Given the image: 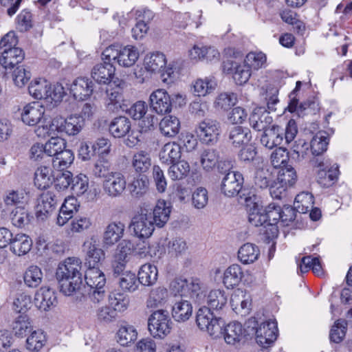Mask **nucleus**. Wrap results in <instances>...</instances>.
<instances>
[{
  "instance_id": "f257e3e1",
  "label": "nucleus",
  "mask_w": 352,
  "mask_h": 352,
  "mask_svg": "<svg viewBox=\"0 0 352 352\" xmlns=\"http://www.w3.org/2000/svg\"><path fill=\"white\" fill-rule=\"evenodd\" d=\"M196 322L201 330L206 331L214 338L223 336L228 344L239 343L244 337V329L241 323L233 322L225 326V322L221 318L215 317L206 307L199 309Z\"/></svg>"
},
{
  "instance_id": "f03ea898",
  "label": "nucleus",
  "mask_w": 352,
  "mask_h": 352,
  "mask_svg": "<svg viewBox=\"0 0 352 352\" xmlns=\"http://www.w3.org/2000/svg\"><path fill=\"white\" fill-rule=\"evenodd\" d=\"M81 270L82 262L76 257H69L58 265L56 276L60 292L71 296L80 289L82 283Z\"/></svg>"
},
{
  "instance_id": "7ed1b4c3",
  "label": "nucleus",
  "mask_w": 352,
  "mask_h": 352,
  "mask_svg": "<svg viewBox=\"0 0 352 352\" xmlns=\"http://www.w3.org/2000/svg\"><path fill=\"white\" fill-rule=\"evenodd\" d=\"M170 291L175 296L189 297L199 304L205 298L203 284L197 278H175L170 285Z\"/></svg>"
},
{
  "instance_id": "20e7f679",
  "label": "nucleus",
  "mask_w": 352,
  "mask_h": 352,
  "mask_svg": "<svg viewBox=\"0 0 352 352\" xmlns=\"http://www.w3.org/2000/svg\"><path fill=\"white\" fill-rule=\"evenodd\" d=\"M30 94L35 99L45 100L47 102H60L64 95L65 90L60 84L52 87L51 85L45 79L34 80L28 87Z\"/></svg>"
},
{
  "instance_id": "39448f33",
  "label": "nucleus",
  "mask_w": 352,
  "mask_h": 352,
  "mask_svg": "<svg viewBox=\"0 0 352 352\" xmlns=\"http://www.w3.org/2000/svg\"><path fill=\"white\" fill-rule=\"evenodd\" d=\"M102 58L107 60L116 61L119 65L124 67L133 66L139 58L138 48L133 45L123 47L114 45L107 47L102 52Z\"/></svg>"
},
{
  "instance_id": "423d86ee",
  "label": "nucleus",
  "mask_w": 352,
  "mask_h": 352,
  "mask_svg": "<svg viewBox=\"0 0 352 352\" xmlns=\"http://www.w3.org/2000/svg\"><path fill=\"white\" fill-rule=\"evenodd\" d=\"M173 322L168 311L159 309L151 314L148 319L150 333L157 338L162 339L170 333Z\"/></svg>"
},
{
  "instance_id": "0eeeda50",
  "label": "nucleus",
  "mask_w": 352,
  "mask_h": 352,
  "mask_svg": "<svg viewBox=\"0 0 352 352\" xmlns=\"http://www.w3.org/2000/svg\"><path fill=\"white\" fill-rule=\"evenodd\" d=\"M240 199L244 201L248 213L249 222L255 227L267 228V216L258 198L255 195L249 193L248 195L245 194L240 195Z\"/></svg>"
},
{
  "instance_id": "6e6552de",
  "label": "nucleus",
  "mask_w": 352,
  "mask_h": 352,
  "mask_svg": "<svg viewBox=\"0 0 352 352\" xmlns=\"http://www.w3.org/2000/svg\"><path fill=\"white\" fill-rule=\"evenodd\" d=\"M82 120L77 115L67 118L56 117L52 120V128L56 131V135H76L82 129Z\"/></svg>"
},
{
  "instance_id": "1a4fd4ad",
  "label": "nucleus",
  "mask_w": 352,
  "mask_h": 352,
  "mask_svg": "<svg viewBox=\"0 0 352 352\" xmlns=\"http://www.w3.org/2000/svg\"><path fill=\"white\" fill-rule=\"evenodd\" d=\"M199 162L203 170L208 173L212 171L217 166L220 171L223 168L222 165L228 169L232 166L230 160H220V151L214 148H204L199 153Z\"/></svg>"
},
{
  "instance_id": "9d476101",
  "label": "nucleus",
  "mask_w": 352,
  "mask_h": 352,
  "mask_svg": "<svg viewBox=\"0 0 352 352\" xmlns=\"http://www.w3.org/2000/svg\"><path fill=\"white\" fill-rule=\"evenodd\" d=\"M166 63L165 55L158 52L147 54L144 59L145 69L151 74L162 72V78L164 82H168V78H170L172 74L171 69L166 72L162 70Z\"/></svg>"
},
{
  "instance_id": "9b49d317",
  "label": "nucleus",
  "mask_w": 352,
  "mask_h": 352,
  "mask_svg": "<svg viewBox=\"0 0 352 352\" xmlns=\"http://www.w3.org/2000/svg\"><path fill=\"white\" fill-rule=\"evenodd\" d=\"M244 179L238 171H229L222 178L221 184V192L228 197H233L242 189Z\"/></svg>"
},
{
  "instance_id": "f8f14e48",
  "label": "nucleus",
  "mask_w": 352,
  "mask_h": 352,
  "mask_svg": "<svg viewBox=\"0 0 352 352\" xmlns=\"http://www.w3.org/2000/svg\"><path fill=\"white\" fill-rule=\"evenodd\" d=\"M220 129L221 124L217 120L206 118L199 124L197 134L201 142L213 143L218 140Z\"/></svg>"
},
{
  "instance_id": "ddd939ff",
  "label": "nucleus",
  "mask_w": 352,
  "mask_h": 352,
  "mask_svg": "<svg viewBox=\"0 0 352 352\" xmlns=\"http://www.w3.org/2000/svg\"><path fill=\"white\" fill-rule=\"evenodd\" d=\"M154 226L148 213L142 212L132 219L129 228L133 230L135 236L143 239L152 235L155 229Z\"/></svg>"
},
{
  "instance_id": "4468645a",
  "label": "nucleus",
  "mask_w": 352,
  "mask_h": 352,
  "mask_svg": "<svg viewBox=\"0 0 352 352\" xmlns=\"http://www.w3.org/2000/svg\"><path fill=\"white\" fill-rule=\"evenodd\" d=\"M126 181L120 172H111L110 175L103 181L104 192L111 197L120 196L126 189Z\"/></svg>"
},
{
  "instance_id": "2eb2a0df",
  "label": "nucleus",
  "mask_w": 352,
  "mask_h": 352,
  "mask_svg": "<svg viewBox=\"0 0 352 352\" xmlns=\"http://www.w3.org/2000/svg\"><path fill=\"white\" fill-rule=\"evenodd\" d=\"M152 109L158 114H164L171 111V99L168 92L158 89L152 92L149 97Z\"/></svg>"
},
{
  "instance_id": "dca6fc26",
  "label": "nucleus",
  "mask_w": 352,
  "mask_h": 352,
  "mask_svg": "<svg viewBox=\"0 0 352 352\" xmlns=\"http://www.w3.org/2000/svg\"><path fill=\"white\" fill-rule=\"evenodd\" d=\"M277 324L274 320L263 322L256 330V340L262 346L274 342L277 338Z\"/></svg>"
},
{
  "instance_id": "f3484780",
  "label": "nucleus",
  "mask_w": 352,
  "mask_h": 352,
  "mask_svg": "<svg viewBox=\"0 0 352 352\" xmlns=\"http://www.w3.org/2000/svg\"><path fill=\"white\" fill-rule=\"evenodd\" d=\"M103 63L96 64L91 70L92 78L100 84H109L111 82L115 74V67L111 63L112 60H104L102 58Z\"/></svg>"
},
{
  "instance_id": "a211bd4d",
  "label": "nucleus",
  "mask_w": 352,
  "mask_h": 352,
  "mask_svg": "<svg viewBox=\"0 0 352 352\" xmlns=\"http://www.w3.org/2000/svg\"><path fill=\"white\" fill-rule=\"evenodd\" d=\"M57 197L52 191L43 192L37 199L36 213L38 218H46L56 207Z\"/></svg>"
},
{
  "instance_id": "6ab92c4d",
  "label": "nucleus",
  "mask_w": 352,
  "mask_h": 352,
  "mask_svg": "<svg viewBox=\"0 0 352 352\" xmlns=\"http://www.w3.org/2000/svg\"><path fill=\"white\" fill-rule=\"evenodd\" d=\"M125 226L120 221L111 222L105 228L102 235V246L109 248L118 243L124 236Z\"/></svg>"
},
{
  "instance_id": "aec40b11",
  "label": "nucleus",
  "mask_w": 352,
  "mask_h": 352,
  "mask_svg": "<svg viewBox=\"0 0 352 352\" xmlns=\"http://www.w3.org/2000/svg\"><path fill=\"white\" fill-rule=\"evenodd\" d=\"M69 91L75 99L83 100L91 95L93 83L87 78L80 77L72 82Z\"/></svg>"
},
{
  "instance_id": "412c9836",
  "label": "nucleus",
  "mask_w": 352,
  "mask_h": 352,
  "mask_svg": "<svg viewBox=\"0 0 352 352\" xmlns=\"http://www.w3.org/2000/svg\"><path fill=\"white\" fill-rule=\"evenodd\" d=\"M56 302L55 293L48 287H41L35 294L34 304L41 311H48Z\"/></svg>"
},
{
  "instance_id": "4be33fe9",
  "label": "nucleus",
  "mask_w": 352,
  "mask_h": 352,
  "mask_svg": "<svg viewBox=\"0 0 352 352\" xmlns=\"http://www.w3.org/2000/svg\"><path fill=\"white\" fill-rule=\"evenodd\" d=\"M45 113V109L38 102L26 104L21 113L22 121L30 126H34L41 120Z\"/></svg>"
},
{
  "instance_id": "5701e85b",
  "label": "nucleus",
  "mask_w": 352,
  "mask_h": 352,
  "mask_svg": "<svg viewBox=\"0 0 352 352\" xmlns=\"http://www.w3.org/2000/svg\"><path fill=\"white\" fill-rule=\"evenodd\" d=\"M283 140V129L273 125L265 130L261 137V143L265 147L272 149L281 144Z\"/></svg>"
},
{
  "instance_id": "b1692460",
  "label": "nucleus",
  "mask_w": 352,
  "mask_h": 352,
  "mask_svg": "<svg viewBox=\"0 0 352 352\" xmlns=\"http://www.w3.org/2000/svg\"><path fill=\"white\" fill-rule=\"evenodd\" d=\"M252 133L248 128L235 126L228 130V142L234 147H240L249 144Z\"/></svg>"
},
{
  "instance_id": "393cba45",
  "label": "nucleus",
  "mask_w": 352,
  "mask_h": 352,
  "mask_svg": "<svg viewBox=\"0 0 352 352\" xmlns=\"http://www.w3.org/2000/svg\"><path fill=\"white\" fill-rule=\"evenodd\" d=\"M170 207L164 200H160L156 204L152 212L148 213L155 226L162 228L169 219Z\"/></svg>"
},
{
  "instance_id": "a878e982",
  "label": "nucleus",
  "mask_w": 352,
  "mask_h": 352,
  "mask_svg": "<svg viewBox=\"0 0 352 352\" xmlns=\"http://www.w3.org/2000/svg\"><path fill=\"white\" fill-rule=\"evenodd\" d=\"M250 124L256 131L263 132L270 127L273 121L270 112L262 111L261 108L256 109L249 118Z\"/></svg>"
},
{
  "instance_id": "bb28decb",
  "label": "nucleus",
  "mask_w": 352,
  "mask_h": 352,
  "mask_svg": "<svg viewBox=\"0 0 352 352\" xmlns=\"http://www.w3.org/2000/svg\"><path fill=\"white\" fill-rule=\"evenodd\" d=\"M1 56L0 64L7 68H13L16 65L21 63L24 58V53L19 47L0 50Z\"/></svg>"
},
{
  "instance_id": "cd10ccee",
  "label": "nucleus",
  "mask_w": 352,
  "mask_h": 352,
  "mask_svg": "<svg viewBox=\"0 0 352 352\" xmlns=\"http://www.w3.org/2000/svg\"><path fill=\"white\" fill-rule=\"evenodd\" d=\"M206 302L208 307L203 306L202 307L208 308L211 312V309L220 310L226 306L228 302V296L225 292L221 289H214L209 292L206 296L201 303Z\"/></svg>"
},
{
  "instance_id": "c85d7f7f",
  "label": "nucleus",
  "mask_w": 352,
  "mask_h": 352,
  "mask_svg": "<svg viewBox=\"0 0 352 352\" xmlns=\"http://www.w3.org/2000/svg\"><path fill=\"white\" fill-rule=\"evenodd\" d=\"M181 154V146L175 142H172L164 145L159 155L162 163L169 164L179 160Z\"/></svg>"
},
{
  "instance_id": "c756f323",
  "label": "nucleus",
  "mask_w": 352,
  "mask_h": 352,
  "mask_svg": "<svg viewBox=\"0 0 352 352\" xmlns=\"http://www.w3.org/2000/svg\"><path fill=\"white\" fill-rule=\"evenodd\" d=\"M32 241L25 234H17L12 239L10 243V250L16 255L26 254L31 250Z\"/></svg>"
},
{
  "instance_id": "7c9ffc66",
  "label": "nucleus",
  "mask_w": 352,
  "mask_h": 352,
  "mask_svg": "<svg viewBox=\"0 0 352 352\" xmlns=\"http://www.w3.org/2000/svg\"><path fill=\"white\" fill-rule=\"evenodd\" d=\"M130 120L125 116L115 118L109 124V131L115 138L124 137L131 130Z\"/></svg>"
},
{
  "instance_id": "2f4dec72",
  "label": "nucleus",
  "mask_w": 352,
  "mask_h": 352,
  "mask_svg": "<svg viewBox=\"0 0 352 352\" xmlns=\"http://www.w3.org/2000/svg\"><path fill=\"white\" fill-rule=\"evenodd\" d=\"M192 314V306L186 300L176 302L172 307V316L177 322L188 320Z\"/></svg>"
},
{
  "instance_id": "473e14b6",
  "label": "nucleus",
  "mask_w": 352,
  "mask_h": 352,
  "mask_svg": "<svg viewBox=\"0 0 352 352\" xmlns=\"http://www.w3.org/2000/svg\"><path fill=\"white\" fill-rule=\"evenodd\" d=\"M158 271L157 267L151 263H146L140 267L138 278L139 283L145 286L155 284L157 280Z\"/></svg>"
},
{
  "instance_id": "72a5a7b5",
  "label": "nucleus",
  "mask_w": 352,
  "mask_h": 352,
  "mask_svg": "<svg viewBox=\"0 0 352 352\" xmlns=\"http://www.w3.org/2000/svg\"><path fill=\"white\" fill-rule=\"evenodd\" d=\"M116 278L119 287L124 292H134L140 285L138 276L130 271L122 273L119 276H116Z\"/></svg>"
},
{
  "instance_id": "f704fd0d",
  "label": "nucleus",
  "mask_w": 352,
  "mask_h": 352,
  "mask_svg": "<svg viewBox=\"0 0 352 352\" xmlns=\"http://www.w3.org/2000/svg\"><path fill=\"white\" fill-rule=\"evenodd\" d=\"M243 273L240 265L233 264L228 267L223 274V283L228 288H233L241 282Z\"/></svg>"
},
{
  "instance_id": "c9c22d12",
  "label": "nucleus",
  "mask_w": 352,
  "mask_h": 352,
  "mask_svg": "<svg viewBox=\"0 0 352 352\" xmlns=\"http://www.w3.org/2000/svg\"><path fill=\"white\" fill-rule=\"evenodd\" d=\"M87 285L91 288L102 289L105 285L104 274L98 267H89L85 274Z\"/></svg>"
},
{
  "instance_id": "e433bc0d",
  "label": "nucleus",
  "mask_w": 352,
  "mask_h": 352,
  "mask_svg": "<svg viewBox=\"0 0 352 352\" xmlns=\"http://www.w3.org/2000/svg\"><path fill=\"white\" fill-rule=\"evenodd\" d=\"M131 164L136 173H146L151 166L150 154L145 151H139L133 155Z\"/></svg>"
},
{
  "instance_id": "4c0bfd02",
  "label": "nucleus",
  "mask_w": 352,
  "mask_h": 352,
  "mask_svg": "<svg viewBox=\"0 0 352 352\" xmlns=\"http://www.w3.org/2000/svg\"><path fill=\"white\" fill-rule=\"evenodd\" d=\"M138 332L131 325L121 326L116 333V340L121 346H129L137 340Z\"/></svg>"
},
{
  "instance_id": "58836bf2",
  "label": "nucleus",
  "mask_w": 352,
  "mask_h": 352,
  "mask_svg": "<svg viewBox=\"0 0 352 352\" xmlns=\"http://www.w3.org/2000/svg\"><path fill=\"white\" fill-rule=\"evenodd\" d=\"M259 255L258 247L250 243L243 245L238 251V258L243 264L253 263L258 258Z\"/></svg>"
},
{
  "instance_id": "ea45409f",
  "label": "nucleus",
  "mask_w": 352,
  "mask_h": 352,
  "mask_svg": "<svg viewBox=\"0 0 352 352\" xmlns=\"http://www.w3.org/2000/svg\"><path fill=\"white\" fill-rule=\"evenodd\" d=\"M53 181L52 170L50 166H41L36 169L34 173V184L38 188H46Z\"/></svg>"
},
{
  "instance_id": "a19ab883",
  "label": "nucleus",
  "mask_w": 352,
  "mask_h": 352,
  "mask_svg": "<svg viewBox=\"0 0 352 352\" xmlns=\"http://www.w3.org/2000/svg\"><path fill=\"white\" fill-rule=\"evenodd\" d=\"M179 128L180 122L175 116H166L160 122V129L162 133L167 137L175 136L179 133Z\"/></svg>"
},
{
  "instance_id": "79ce46f5",
  "label": "nucleus",
  "mask_w": 352,
  "mask_h": 352,
  "mask_svg": "<svg viewBox=\"0 0 352 352\" xmlns=\"http://www.w3.org/2000/svg\"><path fill=\"white\" fill-rule=\"evenodd\" d=\"M124 85V82L119 79L108 84L106 94L110 103L119 104L123 100Z\"/></svg>"
},
{
  "instance_id": "37998d69",
  "label": "nucleus",
  "mask_w": 352,
  "mask_h": 352,
  "mask_svg": "<svg viewBox=\"0 0 352 352\" xmlns=\"http://www.w3.org/2000/svg\"><path fill=\"white\" fill-rule=\"evenodd\" d=\"M230 304L234 311L241 314H248L251 305L249 299L245 298L241 290L234 292L231 296Z\"/></svg>"
},
{
  "instance_id": "c03bdc74",
  "label": "nucleus",
  "mask_w": 352,
  "mask_h": 352,
  "mask_svg": "<svg viewBox=\"0 0 352 352\" xmlns=\"http://www.w3.org/2000/svg\"><path fill=\"white\" fill-rule=\"evenodd\" d=\"M86 252V260L89 267H98L100 261L104 258V252L91 242H86L83 245Z\"/></svg>"
},
{
  "instance_id": "a18cd8bd",
  "label": "nucleus",
  "mask_w": 352,
  "mask_h": 352,
  "mask_svg": "<svg viewBox=\"0 0 352 352\" xmlns=\"http://www.w3.org/2000/svg\"><path fill=\"white\" fill-rule=\"evenodd\" d=\"M265 210L267 216V226L273 236L278 232L276 224L280 223L281 208L274 203H272L265 208Z\"/></svg>"
},
{
  "instance_id": "49530a36",
  "label": "nucleus",
  "mask_w": 352,
  "mask_h": 352,
  "mask_svg": "<svg viewBox=\"0 0 352 352\" xmlns=\"http://www.w3.org/2000/svg\"><path fill=\"white\" fill-rule=\"evenodd\" d=\"M46 342V336L43 331H34L26 340V347L30 351L38 352L45 345Z\"/></svg>"
},
{
  "instance_id": "de8ad7c7",
  "label": "nucleus",
  "mask_w": 352,
  "mask_h": 352,
  "mask_svg": "<svg viewBox=\"0 0 352 352\" xmlns=\"http://www.w3.org/2000/svg\"><path fill=\"white\" fill-rule=\"evenodd\" d=\"M148 184L147 176L140 174L129 184V189L133 197H140L146 192Z\"/></svg>"
},
{
  "instance_id": "09e8293b",
  "label": "nucleus",
  "mask_w": 352,
  "mask_h": 352,
  "mask_svg": "<svg viewBox=\"0 0 352 352\" xmlns=\"http://www.w3.org/2000/svg\"><path fill=\"white\" fill-rule=\"evenodd\" d=\"M168 174L173 180H179L186 177L190 172V165L185 160H177L171 163Z\"/></svg>"
},
{
  "instance_id": "8fccbe9b",
  "label": "nucleus",
  "mask_w": 352,
  "mask_h": 352,
  "mask_svg": "<svg viewBox=\"0 0 352 352\" xmlns=\"http://www.w3.org/2000/svg\"><path fill=\"white\" fill-rule=\"evenodd\" d=\"M314 197L308 192H302L296 195L294 207L300 213H307L313 208Z\"/></svg>"
},
{
  "instance_id": "3c124183",
  "label": "nucleus",
  "mask_w": 352,
  "mask_h": 352,
  "mask_svg": "<svg viewBox=\"0 0 352 352\" xmlns=\"http://www.w3.org/2000/svg\"><path fill=\"white\" fill-rule=\"evenodd\" d=\"M74 160L73 152L65 148L54 158L52 159V166L56 169L64 170L72 164Z\"/></svg>"
},
{
  "instance_id": "603ef678",
  "label": "nucleus",
  "mask_w": 352,
  "mask_h": 352,
  "mask_svg": "<svg viewBox=\"0 0 352 352\" xmlns=\"http://www.w3.org/2000/svg\"><path fill=\"white\" fill-rule=\"evenodd\" d=\"M32 328V321L30 317L25 314L19 316L12 323L13 332L19 337L25 336L28 331H31Z\"/></svg>"
},
{
  "instance_id": "864d4df0",
  "label": "nucleus",
  "mask_w": 352,
  "mask_h": 352,
  "mask_svg": "<svg viewBox=\"0 0 352 352\" xmlns=\"http://www.w3.org/2000/svg\"><path fill=\"white\" fill-rule=\"evenodd\" d=\"M109 305L118 311H125L129 304L128 296L120 292H111L108 296Z\"/></svg>"
},
{
  "instance_id": "5fc2aeb1",
  "label": "nucleus",
  "mask_w": 352,
  "mask_h": 352,
  "mask_svg": "<svg viewBox=\"0 0 352 352\" xmlns=\"http://www.w3.org/2000/svg\"><path fill=\"white\" fill-rule=\"evenodd\" d=\"M25 283L30 287H36L43 279L41 270L36 266L32 265L25 271L23 276Z\"/></svg>"
},
{
  "instance_id": "6e6d98bb",
  "label": "nucleus",
  "mask_w": 352,
  "mask_h": 352,
  "mask_svg": "<svg viewBox=\"0 0 352 352\" xmlns=\"http://www.w3.org/2000/svg\"><path fill=\"white\" fill-rule=\"evenodd\" d=\"M45 154L48 157H56L66 146L64 139L58 137H52L45 144Z\"/></svg>"
},
{
  "instance_id": "4d7b16f0",
  "label": "nucleus",
  "mask_w": 352,
  "mask_h": 352,
  "mask_svg": "<svg viewBox=\"0 0 352 352\" xmlns=\"http://www.w3.org/2000/svg\"><path fill=\"white\" fill-rule=\"evenodd\" d=\"M216 85L211 78L197 79L193 84V91L197 96H204L214 90Z\"/></svg>"
},
{
  "instance_id": "13d9d810",
  "label": "nucleus",
  "mask_w": 352,
  "mask_h": 352,
  "mask_svg": "<svg viewBox=\"0 0 352 352\" xmlns=\"http://www.w3.org/2000/svg\"><path fill=\"white\" fill-rule=\"evenodd\" d=\"M134 250L133 243L129 240H122L118 245L115 252V260L127 262L129 256Z\"/></svg>"
},
{
  "instance_id": "bf43d9fd",
  "label": "nucleus",
  "mask_w": 352,
  "mask_h": 352,
  "mask_svg": "<svg viewBox=\"0 0 352 352\" xmlns=\"http://www.w3.org/2000/svg\"><path fill=\"white\" fill-rule=\"evenodd\" d=\"M168 297L167 289L159 287L151 291L146 304L148 307H157L162 305Z\"/></svg>"
},
{
  "instance_id": "052dcab7",
  "label": "nucleus",
  "mask_w": 352,
  "mask_h": 352,
  "mask_svg": "<svg viewBox=\"0 0 352 352\" xmlns=\"http://www.w3.org/2000/svg\"><path fill=\"white\" fill-rule=\"evenodd\" d=\"M11 221L15 227L23 228L29 223L30 215L24 208L16 207L11 213Z\"/></svg>"
},
{
  "instance_id": "680f3d73",
  "label": "nucleus",
  "mask_w": 352,
  "mask_h": 352,
  "mask_svg": "<svg viewBox=\"0 0 352 352\" xmlns=\"http://www.w3.org/2000/svg\"><path fill=\"white\" fill-rule=\"evenodd\" d=\"M153 16V14L151 10H144L143 19L138 21L135 27L132 28L131 31L134 38H140L147 32L148 27L145 21H148Z\"/></svg>"
},
{
  "instance_id": "e2e57ef3",
  "label": "nucleus",
  "mask_w": 352,
  "mask_h": 352,
  "mask_svg": "<svg viewBox=\"0 0 352 352\" xmlns=\"http://www.w3.org/2000/svg\"><path fill=\"white\" fill-rule=\"evenodd\" d=\"M272 179V174L267 169L258 168L254 173V183L256 187L265 189L270 186Z\"/></svg>"
},
{
  "instance_id": "0e129e2a",
  "label": "nucleus",
  "mask_w": 352,
  "mask_h": 352,
  "mask_svg": "<svg viewBox=\"0 0 352 352\" xmlns=\"http://www.w3.org/2000/svg\"><path fill=\"white\" fill-rule=\"evenodd\" d=\"M296 178V173L294 168L284 166L279 170L276 180L288 187L294 184Z\"/></svg>"
},
{
  "instance_id": "69168bd1",
  "label": "nucleus",
  "mask_w": 352,
  "mask_h": 352,
  "mask_svg": "<svg viewBox=\"0 0 352 352\" xmlns=\"http://www.w3.org/2000/svg\"><path fill=\"white\" fill-rule=\"evenodd\" d=\"M266 62V56L262 52H250L246 56L243 63L251 69L257 70L264 66Z\"/></svg>"
},
{
  "instance_id": "338daca9",
  "label": "nucleus",
  "mask_w": 352,
  "mask_h": 352,
  "mask_svg": "<svg viewBox=\"0 0 352 352\" xmlns=\"http://www.w3.org/2000/svg\"><path fill=\"white\" fill-rule=\"evenodd\" d=\"M346 330V322L345 320H338L332 327L329 338L331 341L335 343H340L345 336Z\"/></svg>"
},
{
  "instance_id": "774afa93",
  "label": "nucleus",
  "mask_w": 352,
  "mask_h": 352,
  "mask_svg": "<svg viewBox=\"0 0 352 352\" xmlns=\"http://www.w3.org/2000/svg\"><path fill=\"white\" fill-rule=\"evenodd\" d=\"M236 96L233 93H221L216 98L215 107L223 110H228L236 102Z\"/></svg>"
}]
</instances>
